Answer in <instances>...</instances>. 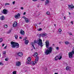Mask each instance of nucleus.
<instances>
[{"instance_id": "1", "label": "nucleus", "mask_w": 74, "mask_h": 74, "mask_svg": "<svg viewBox=\"0 0 74 74\" xmlns=\"http://www.w3.org/2000/svg\"><path fill=\"white\" fill-rule=\"evenodd\" d=\"M37 43V44L39 45V46H40V45L41 47H42L43 45H42V40H41V39H39L38 41L34 40V42H33L34 45L35 44V43Z\"/></svg>"}, {"instance_id": "2", "label": "nucleus", "mask_w": 74, "mask_h": 74, "mask_svg": "<svg viewBox=\"0 0 74 74\" xmlns=\"http://www.w3.org/2000/svg\"><path fill=\"white\" fill-rule=\"evenodd\" d=\"M11 44L12 45V47L13 48H19V44L17 42L12 41L11 42Z\"/></svg>"}, {"instance_id": "3", "label": "nucleus", "mask_w": 74, "mask_h": 74, "mask_svg": "<svg viewBox=\"0 0 74 74\" xmlns=\"http://www.w3.org/2000/svg\"><path fill=\"white\" fill-rule=\"evenodd\" d=\"M53 49L52 47H50L48 49L46 50L45 52V54H46V55H48V54L51 53V52L52 51Z\"/></svg>"}, {"instance_id": "4", "label": "nucleus", "mask_w": 74, "mask_h": 74, "mask_svg": "<svg viewBox=\"0 0 74 74\" xmlns=\"http://www.w3.org/2000/svg\"><path fill=\"white\" fill-rule=\"evenodd\" d=\"M37 56H38V54L37 53H35L34 55V56L35 58H36L35 61V63H37L38 60V59H39V57Z\"/></svg>"}, {"instance_id": "5", "label": "nucleus", "mask_w": 74, "mask_h": 74, "mask_svg": "<svg viewBox=\"0 0 74 74\" xmlns=\"http://www.w3.org/2000/svg\"><path fill=\"white\" fill-rule=\"evenodd\" d=\"M74 50H72L71 52H69L68 53L69 58H72L73 57V54H74Z\"/></svg>"}, {"instance_id": "6", "label": "nucleus", "mask_w": 74, "mask_h": 74, "mask_svg": "<svg viewBox=\"0 0 74 74\" xmlns=\"http://www.w3.org/2000/svg\"><path fill=\"white\" fill-rule=\"evenodd\" d=\"M45 43L46 44V47L47 48H48L49 47V41L47 40L45 42Z\"/></svg>"}, {"instance_id": "7", "label": "nucleus", "mask_w": 74, "mask_h": 74, "mask_svg": "<svg viewBox=\"0 0 74 74\" xmlns=\"http://www.w3.org/2000/svg\"><path fill=\"white\" fill-rule=\"evenodd\" d=\"M69 8L70 10H73V8H74V6L73 5H68Z\"/></svg>"}, {"instance_id": "8", "label": "nucleus", "mask_w": 74, "mask_h": 74, "mask_svg": "<svg viewBox=\"0 0 74 74\" xmlns=\"http://www.w3.org/2000/svg\"><path fill=\"white\" fill-rule=\"evenodd\" d=\"M8 10H6L5 9H4L1 12L2 14H7V12H8Z\"/></svg>"}, {"instance_id": "9", "label": "nucleus", "mask_w": 74, "mask_h": 74, "mask_svg": "<svg viewBox=\"0 0 74 74\" xmlns=\"http://www.w3.org/2000/svg\"><path fill=\"white\" fill-rule=\"evenodd\" d=\"M47 34L45 33L40 34L39 35V37H45V36H47Z\"/></svg>"}, {"instance_id": "10", "label": "nucleus", "mask_w": 74, "mask_h": 74, "mask_svg": "<svg viewBox=\"0 0 74 74\" xmlns=\"http://www.w3.org/2000/svg\"><path fill=\"white\" fill-rule=\"evenodd\" d=\"M20 33L23 36H24L25 35V31H23L22 29H21L20 31Z\"/></svg>"}, {"instance_id": "11", "label": "nucleus", "mask_w": 74, "mask_h": 74, "mask_svg": "<svg viewBox=\"0 0 74 74\" xmlns=\"http://www.w3.org/2000/svg\"><path fill=\"white\" fill-rule=\"evenodd\" d=\"M21 62L19 61L16 62V66H21Z\"/></svg>"}, {"instance_id": "12", "label": "nucleus", "mask_w": 74, "mask_h": 74, "mask_svg": "<svg viewBox=\"0 0 74 74\" xmlns=\"http://www.w3.org/2000/svg\"><path fill=\"white\" fill-rule=\"evenodd\" d=\"M19 56H20V57H22L23 56V53L21 52H18L17 54Z\"/></svg>"}, {"instance_id": "13", "label": "nucleus", "mask_w": 74, "mask_h": 74, "mask_svg": "<svg viewBox=\"0 0 74 74\" xmlns=\"http://www.w3.org/2000/svg\"><path fill=\"white\" fill-rule=\"evenodd\" d=\"M17 25L18 24H17V22H15L13 25V27H16V26H17Z\"/></svg>"}, {"instance_id": "14", "label": "nucleus", "mask_w": 74, "mask_h": 74, "mask_svg": "<svg viewBox=\"0 0 74 74\" xmlns=\"http://www.w3.org/2000/svg\"><path fill=\"white\" fill-rule=\"evenodd\" d=\"M25 22H26L27 23H28L29 21V19L27 18H25Z\"/></svg>"}, {"instance_id": "15", "label": "nucleus", "mask_w": 74, "mask_h": 74, "mask_svg": "<svg viewBox=\"0 0 74 74\" xmlns=\"http://www.w3.org/2000/svg\"><path fill=\"white\" fill-rule=\"evenodd\" d=\"M4 19H5L4 16H1L0 17V19L1 21H3L4 20Z\"/></svg>"}, {"instance_id": "16", "label": "nucleus", "mask_w": 74, "mask_h": 74, "mask_svg": "<svg viewBox=\"0 0 74 74\" xmlns=\"http://www.w3.org/2000/svg\"><path fill=\"white\" fill-rule=\"evenodd\" d=\"M25 44H26V45H27L28 44V43L29 42V40H25Z\"/></svg>"}, {"instance_id": "17", "label": "nucleus", "mask_w": 74, "mask_h": 74, "mask_svg": "<svg viewBox=\"0 0 74 74\" xmlns=\"http://www.w3.org/2000/svg\"><path fill=\"white\" fill-rule=\"evenodd\" d=\"M49 2V0H46V1L45 2V5H47V4H48Z\"/></svg>"}, {"instance_id": "18", "label": "nucleus", "mask_w": 74, "mask_h": 74, "mask_svg": "<svg viewBox=\"0 0 74 74\" xmlns=\"http://www.w3.org/2000/svg\"><path fill=\"white\" fill-rule=\"evenodd\" d=\"M30 64H32V65H35V64L34 63V61H32L30 62Z\"/></svg>"}, {"instance_id": "19", "label": "nucleus", "mask_w": 74, "mask_h": 74, "mask_svg": "<svg viewBox=\"0 0 74 74\" xmlns=\"http://www.w3.org/2000/svg\"><path fill=\"white\" fill-rule=\"evenodd\" d=\"M31 45H32V46L34 48V49H35V47H34V43L33 42H32L31 43Z\"/></svg>"}, {"instance_id": "20", "label": "nucleus", "mask_w": 74, "mask_h": 74, "mask_svg": "<svg viewBox=\"0 0 74 74\" xmlns=\"http://www.w3.org/2000/svg\"><path fill=\"white\" fill-rule=\"evenodd\" d=\"M66 69L67 70H70V67L69 66H67Z\"/></svg>"}, {"instance_id": "21", "label": "nucleus", "mask_w": 74, "mask_h": 74, "mask_svg": "<svg viewBox=\"0 0 74 74\" xmlns=\"http://www.w3.org/2000/svg\"><path fill=\"white\" fill-rule=\"evenodd\" d=\"M59 57L58 56H56L55 58V60L56 61L58 59H59Z\"/></svg>"}, {"instance_id": "22", "label": "nucleus", "mask_w": 74, "mask_h": 74, "mask_svg": "<svg viewBox=\"0 0 74 74\" xmlns=\"http://www.w3.org/2000/svg\"><path fill=\"white\" fill-rule=\"evenodd\" d=\"M27 60L28 61H31L32 60V58L31 57H29L28 58Z\"/></svg>"}, {"instance_id": "23", "label": "nucleus", "mask_w": 74, "mask_h": 74, "mask_svg": "<svg viewBox=\"0 0 74 74\" xmlns=\"http://www.w3.org/2000/svg\"><path fill=\"white\" fill-rule=\"evenodd\" d=\"M64 42L65 44H66V45H68V44H70V43L69 42L67 41H65Z\"/></svg>"}, {"instance_id": "24", "label": "nucleus", "mask_w": 74, "mask_h": 74, "mask_svg": "<svg viewBox=\"0 0 74 74\" xmlns=\"http://www.w3.org/2000/svg\"><path fill=\"white\" fill-rule=\"evenodd\" d=\"M30 61H28L27 62V64H30Z\"/></svg>"}, {"instance_id": "25", "label": "nucleus", "mask_w": 74, "mask_h": 74, "mask_svg": "<svg viewBox=\"0 0 74 74\" xmlns=\"http://www.w3.org/2000/svg\"><path fill=\"white\" fill-rule=\"evenodd\" d=\"M4 27H5V28H7V27H8V25H4Z\"/></svg>"}, {"instance_id": "26", "label": "nucleus", "mask_w": 74, "mask_h": 74, "mask_svg": "<svg viewBox=\"0 0 74 74\" xmlns=\"http://www.w3.org/2000/svg\"><path fill=\"white\" fill-rule=\"evenodd\" d=\"M56 49L57 50H59V47H56Z\"/></svg>"}, {"instance_id": "27", "label": "nucleus", "mask_w": 74, "mask_h": 74, "mask_svg": "<svg viewBox=\"0 0 74 74\" xmlns=\"http://www.w3.org/2000/svg\"><path fill=\"white\" fill-rule=\"evenodd\" d=\"M14 37L16 39H17L18 38V35H15Z\"/></svg>"}, {"instance_id": "28", "label": "nucleus", "mask_w": 74, "mask_h": 74, "mask_svg": "<svg viewBox=\"0 0 74 74\" xmlns=\"http://www.w3.org/2000/svg\"><path fill=\"white\" fill-rule=\"evenodd\" d=\"M15 18H16V19H18V18H19V17L17 15H15Z\"/></svg>"}, {"instance_id": "29", "label": "nucleus", "mask_w": 74, "mask_h": 74, "mask_svg": "<svg viewBox=\"0 0 74 74\" xmlns=\"http://www.w3.org/2000/svg\"><path fill=\"white\" fill-rule=\"evenodd\" d=\"M13 74H16V71H15L13 72Z\"/></svg>"}, {"instance_id": "30", "label": "nucleus", "mask_w": 74, "mask_h": 74, "mask_svg": "<svg viewBox=\"0 0 74 74\" xmlns=\"http://www.w3.org/2000/svg\"><path fill=\"white\" fill-rule=\"evenodd\" d=\"M3 41V39L2 38H0V43Z\"/></svg>"}, {"instance_id": "31", "label": "nucleus", "mask_w": 74, "mask_h": 74, "mask_svg": "<svg viewBox=\"0 0 74 74\" xmlns=\"http://www.w3.org/2000/svg\"><path fill=\"white\" fill-rule=\"evenodd\" d=\"M38 31H41V30H42V29L41 28L38 29H37Z\"/></svg>"}, {"instance_id": "32", "label": "nucleus", "mask_w": 74, "mask_h": 74, "mask_svg": "<svg viewBox=\"0 0 74 74\" xmlns=\"http://www.w3.org/2000/svg\"><path fill=\"white\" fill-rule=\"evenodd\" d=\"M18 16V17H20V16L21 15L19 13H18L17 15Z\"/></svg>"}, {"instance_id": "33", "label": "nucleus", "mask_w": 74, "mask_h": 74, "mask_svg": "<svg viewBox=\"0 0 74 74\" xmlns=\"http://www.w3.org/2000/svg\"><path fill=\"white\" fill-rule=\"evenodd\" d=\"M62 56V54L61 53H60L59 54V56H58V57H59V56Z\"/></svg>"}, {"instance_id": "34", "label": "nucleus", "mask_w": 74, "mask_h": 74, "mask_svg": "<svg viewBox=\"0 0 74 74\" xmlns=\"http://www.w3.org/2000/svg\"><path fill=\"white\" fill-rule=\"evenodd\" d=\"M8 60H9L8 58H6L5 59V61H8Z\"/></svg>"}, {"instance_id": "35", "label": "nucleus", "mask_w": 74, "mask_h": 74, "mask_svg": "<svg viewBox=\"0 0 74 74\" xmlns=\"http://www.w3.org/2000/svg\"><path fill=\"white\" fill-rule=\"evenodd\" d=\"M47 15H49V14H50V12H47Z\"/></svg>"}, {"instance_id": "36", "label": "nucleus", "mask_w": 74, "mask_h": 74, "mask_svg": "<svg viewBox=\"0 0 74 74\" xmlns=\"http://www.w3.org/2000/svg\"><path fill=\"white\" fill-rule=\"evenodd\" d=\"M59 31L60 32H62V29H59Z\"/></svg>"}, {"instance_id": "37", "label": "nucleus", "mask_w": 74, "mask_h": 74, "mask_svg": "<svg viewBox=\"0 0 74 74\" xmlns=\"http://www.w3.org/2000/svg\"><path fill=\"white\" fill-rule=\"evenodd\" d=\"M62 56H60V58H58V59H59V60H60V59H62Z\"/></svg>"}, {"instance_id": "38", "label": "nucleus", "mask_w": 74, "mask_h": 74, "mask_svg": "<svg viewBox=\"0 0 74 74\" xmlns=\"http://www.w3.org/2000/svg\"><path fill=\"white\" fill-rule=\"evenodd\" d=\"M68 34H69V35H72L71 32H68Z\"/></svg>"}, {"instance_id": "39", "label": "nucleus", "mask_w": 74, "mask_h": 74, "mask_svg": "<svg viewBox=\"0 0 74 74\" xmlns=\"http://www.w3.org/2000/svg\"><path fill=\"white\" fill-rule=\"evenodd\" d=\"M3 64H3V63L0 62V65H3Z\"/></svg>"}, {"instance_id": "40", "label": "nucleus", "mask_w": 74, "mask_h": 74, "mask_svg": "<svg viewBox=\"0 0 74 74\" xmlns=\"http://www.w3.org/2000/svg\"><path fill=\"white\" fill-rule=\"evenodd\" d=\"M7 47V45H6V46L5 47H4L3 48V49H6Z\"/></svg>"}, {"instance_id": "41", "label": "nucleus", "mask_w": 74, "mask_h": 74, "mask_svg": "<svg viewBox=\"0 0 74 74\" xmlns=\"http://www.w3.org/2000/svg\"><path fill=\"white\" fill-rule=\"evenodd\" d=\"M5 5H10V3H6L5 4Z\"/></svg>"}, {"instance_id": "42", "label": "nucleus", "mask_w": 74, "mask_h": 74, "mask_svg": "<svg viewBox=\"0 0 74 74\" xmlns=\"http://www.w3.org/2000/svg\"><path fill=\"white\" fill-rule=\"evenodd\" d=\"M22 18H24V19H25V18H26V17H25L24 16H23Z\"/></svg>"}, {"instance_id": "43", "label": "nucleus", "mask_w": 74, "mask_h": 74, "mask_svg": "<svg viewBox=\"0 0 74 74\" xmlns=\"http://www.w3.org/2000/svg\"><path fill=\"white\" fill-rule=\"evenodd\" d=\"M3 54H6V52L5 51H4L3 52Z\"/></svg>"}, {"instance_id": "44", "label": "nucleus", "mask_w": 74, "mask_h": 74, "mask_svg": "<svg viewBox=\"0 0 74 74\" xmlns=\"http://www.w3.org/2000/svg\"><path fill=\"white\" fill-rule=\"evenodd\" d=\"M26 39H27V38H26V37H25V38H24V40H26Z\"/></svg>"}, {"instance_id": "45", "label": "nucleus", "mask_w": 74, "mask_h": 74, "mask_svg": "<svg viewBox=\"0 0 74 74\" xmlns=\"http://www.w3.org/2000/svg\"><path fill=\"white\" fill-rule=\"evenodd\" d=\"M15 1H14L13 2V4H15Z\"/></svg>"}, {"instance_id": "46", "label": "nucleus", "mask_w": 74, "mask_h": 74, "mask_svg": "<svg viewBox=\"0 0 74 74\" xmlns=\"http://www.w3.org/2000/svg\"><path fill=\"white\" fill-rule=\"evenodd\" d=\"M11 30H10V31L9 32H7V33L8 34V33H11Z\"/></svg>"}, {"instance_id": "47", "label": "nucleus", "mask_w": 74, "mask_h": 74, "mask_svg": "<svg viewBox=\"0 0 74 74\" xmlns=\"http://www.w3.org/2000/svg\"><path fill=\"white\" fill-rule=\"evenodd\" d=\"M26 14V12H25L23 14V15H25Z\"/></svg>"}, {"instance_id": "48", "label": "nucleus", "mask_w": 74, "mask_h": 74, "mask_svg": "<svg viewBox=\"0 0 74 74\" xmlns=\"http://www.w3.org/2000/svg\"><path fill=\"white\" fill-rule=\"evenodd\" d=\"M19 38H20V39H22V37L20 36Z\"/></svg>"}, {"instance_id": "49", "label": "nucleus", "mask_w": 74, "mask_h": 74, "mask_svg": "<svg viewBox=\"0 0 74 74\" xmlns=\"http://www.w3.org/2000/svg\"><path fill=\"white\" fill-rule=\"evenodd\" d=\"M35 26H37V25L36 24H35Z\"/></svg>"}, {"instance_id": "50", "label": "nucleus", "mask_w": 74, "mask_h": 74, "mask_svg": "<svg viewBox=\"0 0 74 74\" xmlns=\"http://www.w3.org/2000/svg\"><path fill=\"white\" fill-rule=\"evenodd\" d=\"M71 23L72 24V25H73V21H71Z\"/></svg>"}, {"instance_id": "51", "label": "nucleus", "mask_w": 74, "mask_h": 74, "mask_svg": "<svg viewBox=\"0 0 74 74\" xmlns=\"http://www.w3.org/2000/svg\"><path fill=\"white\" fill-rule=\"evenodd\" d=\"M21 10H23V7H22L21 8Z\"/></svg>"}, {"instance_id": "52", "label": "nucleus", "mask_w": 74, "mask_h": 74, "mask_svg": "<svg viewBox=\"0 0 74 74\" xmlns=\"http://www.w3.org/2000/svg\"><path fill=\"white\" fill-rule=\"evenodd\" d=\"M4 45H5V44H2V47H4Z\"/></svg>"}, {"instance_id": "53", "label": "nucleus", "mask_w": 74, "mask_h": 74, "mask_svg": "<svg viewBox=\"0 0 74 74\" xmlns=\"http://www.w3.org/2000/svg\"><path fill=\"white\" fill-rule=\"evenodd\" d=\"M35 69H36L35 67H34V68H33V70H35Z\"/></svg>"}, {"instance_id": "54", "label": "nucleus", "mask_w": 74, "mask_h": 74, "mask_svg": "<svg viewBox=\"0 0 74 74\" xmlns=\"http://www.w3.org/2000/svg\"><path fill=\"white\" fill-rule=\"evenodd\" d=\"M32 0L34 1H37V0Z\"/></svg>"}, {"instance_id": "55", "label": "nucleus", "mask_w": 74, "mask_h": 74, "mask_svg": "<svg viewBox=\"0 0 74 74\" xmlns=\"http://www.w3.org/2000/svg\"><path fill=\"white\" fill-rule=\"evenodd\" d=\"M64 18L65 19H66V17H65V16H64Z\"/></svg>"}, {"instance_id": "56", "label": "nucleus", "mask_w": 74, "mask_h": 74, "mask_svg": "<svg viewBox=\"0 0 74 74\" xmlns=\"http://www.w3.org/2000/svg\"><path fill=\"white\" fill-rule=\"evenodd\" d=\"M54 74H58V73H55Z\"/></svg>"}, {"instance_id": "57", "label": "nucleus", "mask_w": 74, "mask_h": 74, "mask_svg": "<svg viewBox=\"0 0 74 74\" xmlns=\"http://www.w3.org/2000/svg\"><path fill=\"white\" fill-rule=\"evenodd\" d=\"M69 15L71 14V13H70V12H69Z\"/></svg>"}, {"instance_id": "58", "label": "nucleus", "mask_w": 74, "mask_h": 74, "mask_svg": "<svg viewBox=\"0 0 74 74\" xmlns=\"http://www.w3.org/2000/svg\"><path fill=\"white\" fill-rule=\"evenodd\" d=\"M73 50H74V48H73Z\"/></svg>"}, {"instance_id": "59", "label": "nucleus", "mask_w": 74, "mask_h": 74, "mask_svg": "<svg viewBox=\"0 0 74 74\" xmlns=\"http://www.w3.org/2000/svg\"><path fill=\"white\" fill-rule=\"evenodd\" d=\"M40 24H41V23H39V25H40Z\"/></svg>"}, {"instance_id": "60", "label": "nucleus", "mask_w": 74, "mask_h": 74, "mask_svg": "<svg viewBox=\"0 0 74 74\" xmlns=\"http://www.w3.org/2000/svg\"><path fill=\"white\" fill-rule=\"evenodd\" d=\"M54 26H56V24H54Z\"/></svg>"}, {"instance_id": "61", "label": "nucleus", "mask_w": 74, "mask_h": 74, "mask_svg": "<svg viewBox=\"0 0 74 74\" xmlns=\"http://www.w3.org/2000/svg\"><path fill=\"white\" fill-rule=\"evenodd\" d=\"M59 44H61L60 42H59Z\"/></svg>"}, {"instance_id": "62", "label": "nucleus", "mask_w": 74, "mask_h": 74, "mask_svg": "<svg viewBox=\"0 0 74 74\" xmlns=\"http://www.w3.org/2000/svg\"><path fill=\"white\" fill-rule=\"evenodd\" d=\"M42 1H44L45 0H41Z\"/></svg>"}, {"instance_id": "63", "label": "nucleus", "mask_w": 74, "mask_h": 74, "mask_svg": "<svg viewBox=\"0 0 74 74\" xmlns=\"http://www.w3.org/2000/svg\"><path fill=\"white\" fill-rule=\"evenodd\" d=\"M53 46H54V45H54V44H53Z\"/></svg>"}, {"instance_id": "64", "label": "nucleus", "mask_w": 74, "mask_h": 74, "mask_svg": "<svg viewBox=\"0 0 74 74\" xmlns=\"http://www.w3.org/2000/svg\"><path fill=\"white\" fill-rule=\"evenodd\" d=\"M1 56V54H0V57Z\"/></svg>"}]
</instances>
